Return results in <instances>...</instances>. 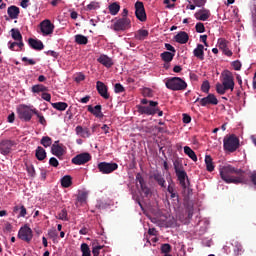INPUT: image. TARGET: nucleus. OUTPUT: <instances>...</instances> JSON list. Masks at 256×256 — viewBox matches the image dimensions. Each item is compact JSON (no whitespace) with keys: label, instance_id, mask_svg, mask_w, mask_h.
Masks as SVG:
<instances>
[{"label":"nucleus","instance_id":"12","mask_svg":"<svg viewBox=\"0 0 256 256\" xmlns=\"http://www.w3.org/2000/svg\"><path fill=\"white\" fill-rule=\"evenodd\" d=\"M40 31L44 37H47V35H53L55 25L51 23V20L45 19L40 23Z\"/></svg>","mask_w":256,"mask_h":256},{"label":"nucleus","instance_id":"26","mask_svg":"<svg viewBox=\"0 0 256 256\" xmlns=\"http://www.w3.org/2000/svg\"><path fill=\"white\" fill-rule=\"evenodd\" d=\"M205 165H206V170L209 173H213V171H215V165L213 164V158L211 157V155L205 156Z\"/></svg>","mask_w":256,"mask_h":256},{"label":"nucleus","instance_id":"9","mask_svg":"<svg viewBox=\"0 0 256 256\" xmlns=\"http://www.w3.org/2000/svg\"><path fill=\"white\" fill-rule=\"evenodd\" d=\"M33 109L29 108L27 105H23L21 108L18 109V117L22 121H25L26 123H29L31 119H33Z\"/></svg>","mask_w":256,"mask_h":256},{"label":"nucleus","instance_id":"10","mask_svg":"<svg viewBox=\"0 0 256 256\" xmlns=\"http://www.w3.org/2000/svg\"><path fill=\"white\" fill-rule=\"evenodd\" d=\"M17 143L13 140L5 139L0 141V153L1 155H9L13 151V147H15Z\"/></svg>","mask_w":256,"mask_h":256},{"label":"nucleus","instance_id":"46","mask_svg":"<svg viewBox=\"0 0 256 256\" xmlns=\"http://www.w3.org/2000/svg\"><path fill=\"white\" fill-rule=\"evenodd\" d=\"M216 91L219 95H225V93L229 90L225 88V85L218 83L216 84Z\"/></svg>","mask_w":256,"mask_h":256},{"label":"nucleus","instance_id":"29","mask_svg":"<svg viewBox=\"0 0 256 256\" xmlns=\"http://www.w3.org/2000/svg\"><path fill=\"white\" fill-rule=\"evenodd\" d=\"M160 57H161L162 61H164V63H171V61H173V57H175V53L165 51L160 54Z\"/></svg>","mask_w":256,"mask_h":256},{"label":"nucleus","instance_id":"48","mask_svg":"<svg viewBox=\"0 0 256 256\" xmlns=\"http://www.w3.org/2000/svg\"><path fill=\"white\" fill-rule=\"evenodd\" d=\"M58 219L61 221H69V217H67V209L64 208L58 213Z\"/></svg>","mask_w":256,"mask_h":256},{"label":"nucleus","instance_id":"32","mask_svg":"<svg viewBox=\"0 0 256 256\" xmlns=\"http://www.w3.org/2000/svg\"><path fill=\"white\" fill-rule=\"evenodd\" d=\"M108 9L110 15H117V13H119V11L121 10V6L119 5V3L114 2L108 6Z\"/></svg>","mask_w":256,"mask_h":256},{"label":"nucleus","instance_id":"7","mask_svg":"<svg viewBox=\"0 0 256 256\" xmlns=\"http://www.w3.org/2000/svg\"><path fill=\"white\" fill-rule=\"evenodd\" d=\"M117 169H119V165L115 162H100L98 164V170L103 175H109V173H113Z\"/></svg>","mask_w":256,"mask_h":256},{"label":"nucleus","instance_id":"40","mask_svg":"<svg viewBox=\"0 0 256 256\" xmlns=\"http://www.w3.org/2000/svg\"><path fill=\"white\" fill-rule=\"evenodd\" d=\"M82 256H91V249L87 243H82L80 246Z\"/></svg>","mask_w":256,"mask_h":256},{"label":"nucleus","instance_id":"8","mask_svg":"<svg viewBox=\"0 0 256 256\" xmlns=\"http://www.w3.org/2000/svg\"><path fill=\"white\" fill-rule=\"evenodd\" d=\"M222 76V84L225 86V89L233 91V89H235V78L233 77V73L229 70H225L222 73Z\"/></svg>","mask_w":256,"mask_h":256},{"label":"nucleus","instance_id":"37","mask_svg":"<svg viewBox=\"0 0 256 256\" xmlns=\"http://www.w3.org/2000/svg\"><path fill=\"white\" fill-rule=\"evenodd\" d=\"M33 114L36 115V117L39 119V124L43 125L44 127L47 125V120L45 119V116L39 110L33 109Z\"/></svg>","mask_w":256,"mask_h":256},{"label":"nucleus","instance_id":"14","mask_svg":"<svg viewBox=\"0 0 256 256\" xmlns=\"http://www.w3.org/2000/svg\"><path fill=\"white\" fill-rule=\"evenodd\" d=\"M135 15L136 18L142 23L147 21V13L145 12V5H143V2L137 1L135 3Z\"/></svg>","mask_w":256,"mask_h":256},{"label":"nucleus","instance_id":"60","mask_svg":"<svg viewBox=\"0 0 256 256\" xmlns=\"http://www.w3.org/2000/svg\"><path fill=\"white\" fill-rule=\"evenodd\" d=\"M193 1L196 7H203L205 6V3H207V0H193Z\"/></svg>","mask_w":256,"mask_h":256},{"label":"nucleus","instance_id":"20","mask_svg":"<svg viewBox=\"0 0 256 256\" xmlns=\"http://www.w3.org/2000/svg\"><path fill=\"white\" fill-rule=\"evenodd\" d=\"M197 21H207L211 17V11L203 8L194 14Z\"/></svg>","mask_w":256,"mask_h":256},{"label":"nucleus","instance_id":"19","mask_svg":"<svg viewBox=\"0 0 256 256\" xmlns=\"http://www.w3.org/2000/svg\"><path fill=\"white\" fill-rule=\"evenodd\" d=\"M28 45L35 51H43V49H45V45L41 40H37L33 38L28 39Z\"/></svg>","mask_w":256,"mask_h":256},{"label":"nucleus","instance_id":"57","mask_svg":"<svg viewBox=\"0 0 256 256\" xmlns=\"http://www.w3.org/2000/svg\"><path fill=\"white\" fill-rule=\"evenodd\" d=\"M142 95L144 97H153V90H151L150 88H144L142 91Z\"/></svg>","mask_w":256,"mask_h":256},{"label":"nucleus","instance_id":"4","mask_svg":"<svg viewBox=\"0 0 256 256\" xmlns=\"http://www.w3.org/2000/svg\"><path fill=\"white\" fill-rule=\"evenodd\" d=\"M239 146V138H237L235 134H231L229 136L224 137V151H228L229 153H235V151L239 149Z\"/></svg>","mask_w":256,"mask_h":256},{"label":"nucleus","instance_id":"52","mask_svg":"<svg viewBox=\"0 0 256 256\" xmlns=\"http://www.w3.org/2000/svg\"><path fill=\"white\" fill-rule=\"evenodd\" d=\"M26 171L30 177H35V167L33 165H27L26 164Z\"/></svg>","mask_w":256,"mask_h":256},{"label":"nucleus","instance_id":"18","mask_svg":"<svg viewBox=\"0 0 256 256\" xmlns=\"http://www.w3.org/2000/svg\"><path fill=\"white\" fill-rule=\"evenodd\" d=\"M101 109H103V107L100 104L96 105L95 107L88 105L87 111L94 115V117H97L98 119H103L104 115Z\"/></svg>","mask_w":256,"mask_h":256},{"label":"nucleus","instance_id":"15","mask_svg":"<svg viewBox=\"0 0 256 256\" xmlns=\"http://www.w3.org/2000/svg\"><path fill=\"white\" fill-rule=\"evenodd\" d=\"M91 161V154L89 152H83L72 158L73 165H85Z\"/></svg>","mask_w":256,"mask_h":256},{"label":"nucleus","instance_id":"6","mask_svg":"<svg viewBox=\"0 0 256 256\" xmlns=\"http://www.w3.org/2000/svg\"><path fill=\"white\" fill-rule=\"evenodd\" d=\"M112 29L116 32L127 31L131 29V19L129 18H115Z\"/></svg>","mask_w":256,"mask_h":256},{"label":"nucleus","instance_id":"33","mask_svg":"<svg viewBox=\"0 0 256 256\" xmlns=\"http://www.w3.org/2000/svg\"><path fill=\"white\" fill-rule=\"evenodd\" d=\"M61 185L62 187H64L65 189L71 187V185H73V178H71V176L66 175L61 179Z\"/></svg>","mask_w":256,"mask_h":256},{"label":"nucleus","instance_id":"28","mask_svg":"<svg viewBox=\"0 0 256 256\" xmlns=\"http://www.w3.org/2000/svg\"><path fill=\"white\" fill-rule=\"evenodd\" d=\"M35 156H36V159H38V161H44V159L47 158V152L43 147L38 146L36 148Z\"/></svg>","mask_w":256,"mask_h":256},{"label":"nucleus","instance_id":"24","mask_svg":"<svg viewBox=\"0 0 256 256\" xmlns=\"http://www.w3.org/2000/svg\"><path fill=\"white\" fill-rule=\"evenodd\" d=\"M97 61L98 63H101V65H104V67H113V60L105 54L100 55Z\"/></svg>","mask_w":256,"mask_h":256},{"label":"nucleus","instance_id":"63","mask_svg":"<svg viewBox=\"0 0 256 256\" xmlns=\"http://www.w3.org/2000/svg\"><path fill=\"white\" fill-rule=\"evenodd\" d=\"M182 116H183L182 118L183 123H186V124L191 123V116L189 114H183Z\"/></svg>","mask_w":256,"mask_h":256},{"label":"nucleus","instance_id":"11","mask_svg":"<svg viewBox=\"0 0 256 256\" xmlns=\"http://www.w3.org/2000/svg\"><path fill=\"white\" fill-rule=\"evenodd\" d=\"M18 238L22 241H26V243H31V240L33 239V230L27 225L21 227L18 232Z\"/></svg>","mask_w":256,"mask_h":256},{"label":"nucleus","instance_id":"31","mask_svg":"<svg viewBox=\"0 0 256 256\" xmlns=\"http://www.w3.org/2000/svg\"><path fill=\"white\" fill-rule=\"evenodd\" d=\"M167 191L170 193V198L173 199V201H177V203H179V194H177V191H175V186L168 185Z\"/></svg>","mask_w":256,"mask_h":256},{"label":"nucleus","instance_id":"49","mask_svg":"<svg viewBox=\"0 0 256 256\" xmlns=\"http://www.w3.org/2000/svg\"><path fill=\"white\" fill-rule=\"evenodd\" d=\"M161 253H164V255H169V253H171V245L170 244H162Z\"/></svg>","mask_w":256,"mask_h":256},{"label":"nucleus","instance_id":"59","mask_svg":"<svg viewBox=\"0 0 256 256\" xmlns=\"http://www.w3.org/2000/svg\"><path fill=\"white\" fill-rule=\"evenodd\" d=\"M232 67L234 68L235 71H241V62L239 60L232 62Z\"/></svg>","mask_w":256,"mask_h":256},{"label":"nucleus","instance_id":"34","mask_svg":"<svg viewBox=\"0 0 256 256\" xmlns=\"http://www.w3.org/2000/svg\"><path fill=\"white\" fill-rule=\"evenodd\" d=\"M184 153H185V155H187L190 159H192V161L197 162V154H195V151H193V149H191V147L185 146V147H184Z\"/></svg>","mask_w":256,"mask_h":256},{"label":"nucleus","instance_id":"47","mask_svg":"<svg viewBox=\"0 0 256 256\" xmlns=\"http://www.w3.org/2000/svg\"><path fill=\"white\" fill-rule=\"evenodd\" d=\"M100 5L99 2L92 1L90 4L86 6L87 11H95V9H99Z\"/></svg>","mask_w":256,"mask_h":256},{"label":"nucleus","instance_id":"27","mask_svg":"<svg viewBox=\"0 0 256 256\" xmlns=\"http://www.w3.org/2000/svg\"><path fill=\"white\" fill-rule=\"evenodd\" d=\"M135 39L137 41H145L147 37H149V31L145 29H140L135 33Z\"/></svg>","mask_w":256,"mask_h":256},{"label":"nucleus","instance_id":"16","mask_svg":"<svg viewBox=\"0 0 256 256\" xmlns=\"http://www.w3.org/2000/svg\"><path fill=\"white\" fill-rule=\"evenodd\" d=\"M51 153L55 157H58V159H61L65 155V149L63 148V144H59V140L52 144Z\"/></svg>","mask_w":256,"mask_h":256},{"label":"nucleus","instance_id":"54","mask_svg":"<svg viewBox=\"0 0 256 256\" xmlns=\"http://www.w3.org/2000/svg\"><path fill=\"white\" fill-rule=\"evenodd\" d=\"M136 181L137 183H139L140 187L147 184L145 182V179L143 178V175H141V173L136 174Z\"/></svg>","mask_w":256,"mask_h":256},{"label":"nucleus","instance_id":"25","mask_svg":"<svg viewBox=\"0 0 256 256\" xmlns=\"http://www.w3.org/2000/svg\"><path fill=\"white\" fill-rule=\"evenodd\" d=\"M19 13H21L19 7L15 5L8 7L7 14L10 17V19H17L19 17Z\"/></svg>","mask_w":256,"mask_h":256},{"label":"nucleus","instance_id":"42","mask_svg":"<svg viewBox=\"0 0 256 256\" xmlns=\"http://www.w3.org/2000/svg\"><path fill=\"white\" fill-rule=\"evenodd\" d=\"M40 143L45 148L51 147V145H53V139H51V137H49V136H44V137H42Z\"/></svg>","mask_w":256,"mask_h":256},{"label":"nucleus","instance_id":"55","mask_svg":"<svg viewBox=\"0 0 256 256\" xmlns=\"http://www.w3.org/2000/svg\"><path fill=\"white\" fill-rule=\"evenodd\" d=\"M101 249H103V246H101V245L94 246V247L92 248V254H93V256H99L100 253H101Z\"/></svg>","mask_w":256,"mask_h":256},{"label":"nucleus","instance_id":"5","mask_svg":"<svg viewBox=\"0 0 256 256\" xmlns=\"http://www.w3.org/2000/svg\"><path fill=\"white\" fill-rule=\"evenodd\" d=\"M137 109L140 115H156L159 111V102L150 100L148 106L138 105Z\"/></svg>","mask_w":256,"mask_h":256},{"label":"nucleus","instance_id":"64","mask_svg":"<svg viewBox=\"0 0 256 256\" xmlns=\"http://www.w3.org/2000/svg\"><path fill=\"white\" fill-rule=\"evenodd\" d=\"M42 99H44V101L50 102L51 101V94L43 92L42 93Z\"/></svg>","mask_w":256,"mask_h":256},{"label":"nucleus","instance_id":"41","mask_svg":"<svg viewBox=\"0 0 256 256\" xmlns=\"http://www.w3.org/2000/svg\"><path fill=\"white\" fill-rule=\"evenodd\" d=\"M11 33L12 39H14V41H21L23 39V35H21L19 29L12 28Z\"/></svg>","mask_w":256,"mask_h":256},{"label":"nucleus","instance_id":"23","mask_svg":"<svg viewBox=\"0 0 256 256\" xmlns=\"http://www.w3.org/2000/svg\"><path fill=\"white\" fill-rule=\"evenodd\" d=\"M76 135H79V137H82L83 139H89L91 137V131L89 128H83L82 126H77L75 128Z\"/></svg>","mask_w":256,"mask_h":256},{"label":"nucleus","instance_id":"51","mask_svg":"<svg viewBox=\"0 0 256 256\" xmlns=\"http://www.w3.org/2000/svg\"><path fill=\"white\" fill-rule=\"evenodd\" d=\"M209 89H211V85L209 84V81H204L201 86V91L203 93H209Z\"/></svg>","mask_w":256,"mask_h":256},{"label":"nucleus","instance_id":"30","mask_svg":"<svg viewBox=\"0 0 256 256\" xmlns=\"http://www.w3.org/2000/svg\"><path fill=\"white\" fill-rule=\"evenodd\" d=\"M232 245L234 247L233 249L234 256H239L242 253H245V250L243 249V245H241L240 242L235 241L234 243H232Z\"/></svg>","mask_w":256,"mask_h":256},{"label":"nucleus","instance_id":"2","mask_svg":"<svg viewBox=\"0 0 256 256\" xmlns=\"http://www.w3.org/2000/svg\"><path fill=\"white\" fill-rule=\"evenodd\" d=\"M173 165H174L176 177L179 181V185L182 187V189H189V185H191V182L189 181V176L187 175V172L183 167V162L177 159V160H174Z\"/></svg>","mask_w":256,"mask_h":256},{"label":"nucleus","instance_id":"45","mask_svg":"<svg viewBox=\"0 0 256 256\" xmlns=\"http://www.w3.org/2000/svg\"><path fill=\"white\" fill-rule=\"evenodd\" d=\"M142 193H144V197H151V188L147 186V184H143L140 186Z\"/></svg>","mask_w":256,"mask_h":256},{"label":"nucleus","instance_id":"58","mask_svg":"<svg viewBox=\"0 0 256 256\" xmlns=\"http://www.w3.org/2000/svg\"><path fill=\"white\" fill-rule=\"evenodd\" d=\"M49 165L51 167H59V160H57V158H55V157H52L49 160Z\"/></svg>","mask_w":256,"mask_h":256},{"label":"nucleus","instance_id":"62","mask_svg":"<svg viewBox=\"0 0 256 256\" xmlns=\"http://www.w3.org/2000/svg\"><path fill=\"white\" fill-rule=\"evenodd\" d=\"M48 237L50 239H57V231H55V230H48Z\"/></svg>","mask_w":256,"mask_h":256},{"label":"nucleus","instance_id":"38","mask_svg":"<svg viewBox=\"0 0 256 256\" xmlns=\"http://www.w3.org/2000/svg\"><path fill=\"white\" fill-rule=\"evenodd\" d=\"M48 88L43 84H36L32 86V93H45Z\"/></svg>","mask_w":256,"mask_h":256},{"label":"nucleus","instance_id":"53","mask_svg":"<svg viewBox=\"0 0 256 256\" xmlns=\"http://www.w3.org/2000/svg\"><path fill=\"white\" fill-rule=\"evenodd\" d=\"M196 33H205V25L201 22H198L195 26Z\"/></svg>","mask_w":256,"mask_h":256},{"label":"nucleus","instance_id":"1","mask_svg":"<svg viewBox=\"0 0 256 256\" xmlns=\"http://www.w3.org/2000/svg\"><path fill=\"white\" fill-rule=\"evenodd\" d=\"M219 173L222 181H225L227 184L239 185L247 183L245 170L236 168L233 165L227 164L220 167Z\"/></svg>","mask_w":256,"mask_h":256},{"label":"nucleus","instance_id":"17","mask_svg":"<svg viewBox=\"0 0 256 256\" xmlns=\"http://www.w3.org/2000/svg\"><path fill=\"white\" fill-rule=\"evenodd\" d=\"M96 89L100 96L103 97V99H109V92L107 89V85L101 81L96 82Z\"/></svg>","mask_w":256,"mask_h":256},{"label":"nucleus","instance_id":"44","mask_svg":"<svg viewBox=\"0 0 256 256\" xmlns=\"http://www.w3.org/2000/svg\"><path fill=\"white\" fill-rule=\"evenodd\" d=\"M217 45L219 49L223 51L224 49H227V47H229V41H227L225 38H220L218 39Z\"/></svg>","mask_w":256,"mask_h":256},{"label":"nucleus","instance_id":"39","mask_svg":"<svg viewBox=\"0 0 256 256\" xmlns=\"http://www.w3.org/2000/svg\"><path fill=\"white\" fill-rule=\"evenodd\" d=\"M153 178L158 183V185H160V187H166L165 178H163V175H161V173H154Z\"/></svg>","mask_w":256,"mask_h":256},{"label":"nucleus","instance_id":"50","mask_svg":"<svg viewBox=\"0 0 256 256\" xmlns=\"http://www.w3.org/2000/svg\"><path fill=\"white\" fill-rule=\"evenodd\" d=\"M184 205L188 211V215H193V202L191 201H185Z\"/></svg>","mask_w":256,"mask_h":256},{"label":"nucleus","instance_id":"56","mask_svg":"<svg viewBox=\"0 0 256 256\" xmlns=\"http://www.w3.org/2000/svg\"><path fill=\"white\" fill-rule=\"evenodd\" d=\"M114 91H115V93H123V92H125V87H123V85H121V83H116L114 86Z\"/></svg>","mask_w":256,"mask_h":256},{"label":"nucleus","instance_id":"22","mask_svg":"<svg viewBox=\"0 0 256 256\" xmlns=\"http://www.w3.org/2000/svg\"><path fill=\"white\" fill-rule=\"evenodd\" d=\"M174 40L176 43H180V45H185L189 41V34L185 31H180L176 36H174Z\"/></svg>","mask_w":256,"mask_h":256},{"label":"nucleus","instance_id":"35","mask_svg":"<svg viewBox=\"0 0 256 256\" xmlns=\"http://www.w3.org/2000/svg\"><path fill=\"white\" fill-rule=\"evenodd\" d=\"M75 43L78 45H87L89 43V39L82 34H78L75 35Z\"/></svg>","mask_w":256,"mask_h":256},{"label":"nucleus","instance_id":"21","mask_svg":"<svg viewBox=\"0 0 256 256\" xmlns=\"http://www.w3.org/2000/svg\"><path fill=\"white\" fill-rule=\"evenodd\" d=\"M193 55L196 59L203 61L205 59V46H203V44H198L193 50Z\"/></svg>","mask_w":256,"mask_h":256},{"label":"nucleus","instance_id":"3","mask_svg":"<svg viewBox=\"0 0 256 256\" xmlns=\"http://www.w3.org/2000/svg\"><path fill=\"white\" fill-rule=\"evenodd\" d=\"M165 86L170 91H185L187 89V82L181 77H171L166 79Z\"/></svg>","mask_w":256,"mask_h":256},{"label":"nucleus","instance_id":"36","mask_svg":"<svg viewBox=\"0 0 256 256\" xmlns=\"http://www.w3.org/2000/svg\"><path fill=\"white\" fill-rule=\"evenodd\" d=\"M52 107L57 111H65L69 107V104L67 102H56L52 103Z\"/></svg>","mask_w":256,"mask_h":256},{"label":"nucleus","instance_id":"43","mask_svg":"<svg viewBox=\"0 0 256 256\" xmlns=\"http://www.w3.org/2000/svg\"><path fill=\"white\" fill-rule=\"evenodd\" d=\"M89 193L85 192V191H81L78 193L77 196V201L78 203H87V197H88Z\"/></svg>","mask_w":256,"mask_h":256},{"label":"nucleus","instance_id":"61","mask_svg":"<svg viewBox=\"0 0 256 256\" xmlns=\"http://www.w3.org/2000/svg\"><path fill=\"white\" fill-rule=\"evenodd\" d=\"M27 215V208H25L23 205L20 206V213L18 217H25Z\"/></svg>","mask_w":256,"mask_h":256},{"label":"nucleus","instance_id":"13","mask_svg":"<svg viewBox=\"0 0 256 256\" xmlns=\"http://www.w3.org/2000/svg\"><path fill=\"white\" fill-rule=\"evenodd\" d=\"M199 102L201 107H207L209 105H219V100L217 99V96L215 94H208L204 98H197L196 103Z\"/></svg>","mask_w":256,"mask_h":256}]
</instances>
